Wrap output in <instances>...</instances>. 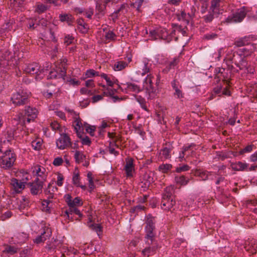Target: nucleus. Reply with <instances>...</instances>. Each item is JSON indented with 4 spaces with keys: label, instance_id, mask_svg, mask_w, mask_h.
I'll use <instances>...</instances> for the list:
<instances>
[{
    "label": "nucleus",
    "instance_id": "1",
    "mask_svg": "<svg viewBox=\"0 0 257 257\" xmlns=\"http://www.w3.org/2000/svg\"><path fill=\"white\" fill-rule=\"evenodd\" d=\"M31 227L32 231L38 234L34 239V242L36 243L43 242L51 236L52 231L49 227V225L44 222H42L39 226L34 223L32 225Z\"/></svg>",
    "mask_w": 257,
    "mask_h": 257
},
{
    "label": "nucleus",
    "instance_id": "2",
    "mask_svg": "<svg viewBox=\"0 0 257 257\" xmlns=\"http://www.w3.org/2000/svg\"><path fill=\"white\" fill-rule=\"evenodd\" d=\"M174 29L172 31L170 35H168V32L165 28L160 27L150 31V36L152 40L163 39L169 42L172 40V34L176 30L180 29L179 27L176 24H172Z\"/></svg>",
    "mask_w": 257,
    "mask_h": 257
},
{
    "label": "nucleus",
    "instance_id": "3",
    "mask_svg": "<svg viewBox=\"0 0 257 257\" xmlns=\"http://www.w3.org/2000/svg\"><path fill=\"white\" fill-rule=\"evenodd\" d=\"M67 62V59L63 58L61 60V64L58 66L55 65L53 70H51L48 75V79H60L64 80V77L66 75L65 65Z\"/></svg>",
    "mask_w": 257,
    "mask_h": 257
},
{
    "label": "nucleus",
    "instance_id": "4",
    "mask_svg": "<svg viewBox=\"0 0 257 257\" xmlns=\"http://www.w3.org/2000/svg\"><path fill=\"white\" fill-rule=\"evenodd\" d=\"M154 79V75L149 73L143 81V87L146 91V96L148 99L154 98L158 93L157 89L153 85V80Z\"/></svg>",
    "mask_w": 257,
    "mask_h": 257
},
{
    "label": "nucleus",
    "instance_id": "5",
    "mask_svg": "<svg viewBox=\"0 0 257 257\" xmlns=\"http://www.w3.org/2000/svg\"><path fill=\"white\" fill-rule=\"evenodd\" d=\"M19 58L15 56L13 57L12 54L6 51L5 54L0 55V68H3V71H6L7 66L14 67L18 64Z\"/></svg>",
    "mask_w": 257,
    "mask_h": 257
},
{
    "label": "nucleus",
    "instance_id": "6",
    "mask_svg": "<svg viewBox=\"0 0 257 257\" xmlns=\"http://www.w3.org/2000/svg\"><path fill=\"white\" fill-rule=\"evenodd\" d=\"M48 66L46 69H40V67L37 63L26 65L24 67V71L27 74H35V79L40 80L45 75V70H48Z\"/></svg>",
    "mask_w": 257,
    "mask_h": 257
},
{
    "label": "nucleus",
    "instance_id": "7",
    "mask_svg": "<svg viewBox=\"0 0 257 257\" xmlns=\"http://www.w3.org/2000/svg\"><path fill=\"white\" fill-rule=\"evenodd\" d=\"M15 160V155L11 150L2 153L0 149V166L1 167L5 169L11 167Z\"/></svg>",
    "mask_w": 257,
    "mask_h": 257
},
{
    "label": "nucleus",
    "instance_id": "8",
    "mask_svg": "<svg viewBox=\"0 0 257 257\" xmlns=\"http://www.w3.org/2000/svg\"><path fill=\"white\" fill-rule=\"evenodd\" d=\"M101 77L103 78L106 83L107 86L103 85L102 86L103 87L104 94L108 96L112 95L115 92L114 89H112L113 85L117 83V80L113 76L111 75H107L104 73L101 74Z\"/></svg>",
    "mask_w": 257,
    "mask_h": 257
},
{
    "label": "nucleus",
    "instance_id": "9",
    "mask_svg": "<svg viewBox=\"0 0 257 257\" xmlns=\"http://www.w3.org/2000/svg\"><path fill=\"white\" fill-rule=\"evenodd\" d=\"M146 224L147 225L145 228L146 233L145 236L146 242L150 244V243L154 244L155 241L154 238V234L153 233L154 229V219L152 217L148 218Z\"/></svg>",
    "mask_w": 257,
    "mask_h": 257
},
{
    "label": "nucleus",
    "instance_id": "10",
    "mask_svg": "<svg viewBox=\"0 0 257 257\" xmlns=\"http://www.w3.org/2000/svg\"><path fill=\"white\" fill-rule=\"evenodd\" d=\"M246 14V8L244 7L238 9L232 16L228 17L226 19L227 23L240 22L244 18Z\"/></svg>",
    "mask_w": 257,
    "mask_h": 257
},
{
    "label": "nucleus",
    "instance_id": "11",
    "mask_svg": "<svg viewBox=\"0 0 257 257\" xmlns=\"http://www.w3.org/2000/svg\"><path fill=\"white\" fill-rule=\"evenodd\" d=\"M33 175L36 176V181L45 182L47 177L45 168L40 165H36L32 168Z\"/></svg>",
    "mask_w": 257,
    "mask_h": 257
},
{
    "label": "nucleus",
    "instance_id": "12",
    "mask_svg": "<svg viewBox=\"0 0 257 257\" xmlns=\"http://www.w3.org/2000/svg\"><path fill=\"white\" fill-rule=\"evenodd\" d=\"M56 145L58 149L64 150L71 145V140L67 134L62 133L59 138L56 140Z\"/></svg>",
    "mask_w": 257,
    "mask_h": 257
},
{
    "label": "nucleus",
    "instance_id": "13",
    "mask_svg": "<svg viewBox=\"0 0 257 257\" xmlns=\"http://www.w3.org/2000/svg\"><path fill=\"white\" fill-rule=\"evenodd\" d=\"M29 93L26 91L22 90L13 94L11 97L13 103L16 105H21L25 103L27 99Z\"/></svg>",
    "mask_w": 257,
    "mask_h": 257
},
{
    "label": "nucleus",
    "instance_id": "14",
    "mask_svg": "<svg viewBox=\"0 0 257 257\" xmlns=\"http://www.w3.org/2000/svg\"><path fill=\"white\" fill-rule=\"evenodd\" d=\"M119 87L122 91L126 93H138L142 89L140 86L134 83L127 82L125 84H121Z\"/></svg>",
    "mask_w": 257,
    "mask_h": 257
},
{
    "label": "nucleus",
    "instance_id": "15",
    "mask_svg": "<svg viewBox=\"0 0 257 257\" xmlns=\"http://www.w3.org/2000/svg\"><path fill=\"white\" fill-rule=\"evenodd\" d=\"M64 198L69 208L79 207L83 204L82 201L78 197L72 199L71 196L69 194H67L64 195Z\"/></svg>",
    "mask_w": 257,
    "mask_h": 257
},
{
    "label": "nucleus",
    "instance_id": "16",
    "mask_svg": "<svg viewBox=\"0 0 257 257\" xmlns=\"http://www.w3.org/2000/svg\"><path fill=\"white\" fill-rule=\"evenodd\" d=\"M11 185L12 191L14 193H20L24 189L25 184L23 181H20L17 179L13 178L11 180Z\"/></svg>",
    "mask_w": 257,
    "mask_h": 257
},
{
    "label": "nucleus",
    "instance_id": "17",
    "mask_svg": "<svg viewBox=\"0 0 257 257\" xmlns=\"http://www.w3.org/2000/svg\"><path fill=\"white\" fill-rule=\"evenodd\" d=\"M210 11L215 15H218L222 13L223 9L221 8L220 0L211 1Z\"/></svg>",
    "mask_w": 257,
    "mask_h": 257
},
{
    "label": "nucleus",
    "instance_id": "18",
    "mask_svg": "<svg viewBox=\"0 0 257 257\" xmlns=\"http://www.w3.org/2000/svg\"><path fill=\"white\" fill-rule=\"evenodd\" d=\"M145 244L146 246L145 248L142 251V254L144 256H149L153 254L156 251L157 248H158L157 243L155 241V243L152 244L150 242V244L146 243L145 242Z\"/></svg>",
    "mask_w": 257,
    "mask_h": 257
},
{
    "label": "nucleus",
    "instance_id": "19",
    "mask_svg": "<svg viewBox=\"0 0 257 257\" xmlns=\"http://www.w3.org/2000/svg\"><path fill=\"white\" fill-rule=\"evenodd\" d=\"M38 110L36 108L27 107L25 109V115L27 116V122L29 123L31 120H34L37 116Z\"/></svg>",
    "mask_w": 257,
    "mask_h": 257
},
{
    "label": "nucleus",
    "instance_id": "20",
    "mask_svg": "<svg viewBox=\"0 0 257 257\" xmlns=\"http://www.w3.org/2000/svg\"><path fill=\"white\" fill-rule=\"evenodd\" d=\"M43 181H35L29 183L30 186V191L32 194L37 195L41 192L44 184Z\"/></svg>",
    "mask_w": 257,
    "mask_h": 257
},
{
    "label": "nucleus",
    "instance_id": "21",
    "mask_svg": "<svg viewBox=\"0 0 257 257\" xmlns=\"http://www.w3.org/2000/svg\"><path fill=\"white\" fill-rule=\"evenodd\" d=\"M175 202L173 197L167 198L164 196L162 197L161 208L164 210H169L173 207Z\"/></svg>",
    "mask_w": 257,
    "mask_h": 257
},
{
    "label": "nucleus",
    "instance_id": "22",
    "mask_svg": "<svg viewBox=\"0 0 257 257\" xmlns=\"http://www.w3.org/2000/svg\"><path fill=\"white\" fill-rule=\"evenodd\" d=\"M171 85L175 91L174 93V96L180 99L183 98L184 95L181 90V86L179 85L178 82L176 80H173L171 82Z\"/></svg>",
    "mask_w": 257,
    "mask_h": 257
},
{
    "label": "nucleus",
    "instance_id": "23",
    "mask_svg": "<svg viewBox=\"0 0 257 257\" xmlns=\"http://www.w3.org/2000/svg\"><path fill=\"white\" fill-rule=\"evenodd\" d=\"M124 170L127 177H133L135 169L133 165V161L132 159L128 158L126 159Z\"/></svg>",
    "mask_w": 257,
    "mask_h": 257
},
{
    "label": "nucleus",
    "instance_id": "24",
    "mask_svg": "<svg viewBox=\"0 0 257 257\" xmlns=\"http://www.w3.org/2000/svg\"><path fill=\"white\" fill-rule=\"evenodd\" d=\"M74 126L77 136L82 138L83 130L85 128L84 125H82L80 120L76 119L74 121Z\"/></svg>",
    "mask_w": 257,
    "mask_h": 257
},
{
    "label": "nucleus",
    "instance_id": "25",
    "mask_svg": "<svg viewBox=\"0 0 257 257\" xmlns=\"http://www.w3.org/2000/svg\"><path fill=\"white\" fill-rule=\"evenodd\" d=\"M87 225L91 229L95 231L98 235H99L101 233V226L99 224H95L92 223V219L89 217L88 221L87 222Z\"/></svg>",
    "mask_w": 257,
    "mask_h": 257
},
{
    "label": "nucleus",
    "instance_id": "26",
    "mask_svg": "<svg viewBox=\"0 0 257 257\" xmlns=\"http://www.w3.org/2000/svg\"><path fill=\"white\" fill-rule=\"evenodd\" d=\"M151 64L149 63V60L145 59L143 61V64L141 66V71H139L142 76H144L146 74L150 72Z\"/></svg>",
    "mask_w": 257,
    "mask_h": 257
},
{
    "label": "nucleus",
    "instance_id": "27",
    "mask_svg": "<svg viewBox=\"0 0 257 257\" xmlns=\"http://www.w3.org/2000/svg\"><path fill=\"white\" fill-rule=\"evenodd\" d=\"M77 207H78L69 208V209L66 210L65 211V215L67 219H68V220H71L72 219V217H70V215L72 213H75L78 215L80 217L82 216V214L80 213V210L78 209H77Z\"/></svg>",
    "mask_w": 257,
    "mask_h": 257
},
{
    "label": "nucleus",
    "instance_id": "28",
    "mask_svg": "<svg viewBox=\"0 0 257 257\" xmlns=\"http://www.w3.org/2000/svg\"><path fill=\"white\" fill-rule=\"evenodd\" d=\"M248 165L246 163L238 162L231 164L232 169L234 170L242 171L245 170Z\"/></svg>",
    "mask_w": 257,
    "mask_h": 257
},
{
    "label": "nucleus",
    "instance_id": "29",
    "mask_svg": "<svg viewBox=\"0 0 257 257\" xmlns=\"http://www.w3.org/2000/svg\"><path fill=\"white\" fill-rule=\"evenodd\" d=\"M256 46L255 44L248 45L245 47L240 48V51L243 53V55L247 56L251 53L256 50Z\"/></svg>",
    "mask_w": 257,
    "mask_h": 257
},
{
    "label": "nucleus",
    "instance_id": "30",
    "mask_svg": "<svg viewBox=\"0 0 257 257\" xmlns=\"http://www.w3.org/2000/svg\"><path fill=\"white\" fill-rule=\"evenodd\" d=\"M128 65L126 62L123 61H117L114 62L113 68L115 71H120L125 68Z\"/></svg>",
    "mask_w": 257,
    "mask_h": 257
},
{
    "label": "nucleus",
    "instance_id": "31",
    "mask_svg": "<svg viewBox=\"0 0 257 257\" xmlns=\"http://www.w3.org/2000/svg\"><path fill=\"white\" fill-rule=\"evenodd\" d=\"M13 21H10L6 24V26H3L4 28L0 30V34L2 36L3 34L7 35V33L13 29Z\"/></svg>",
    "mask_w": 257,
    "mask_h": 257
},
{
    "label": "nucleus",
    "instance_id": "32",
    "mask_svg": "<svg viewBox=\"0 0 257 257\" xmlns=\"http://www.w3.org/2000/svg\"><path fill=\"white\" fill-rule=\"evenodd\" d=\"M193 145H187L183 147L182 150L179 153L178 159L179 161L181 162L185 160V154H187V152L191 149Z\"/></svg>",
    "mask_w": 257,
    "mask_h": 257
},
{
    "label": "nucleus",
    "instance_id": "33",
    "mask_svg": "<svg viewBox=\"0 0 257 257\" xmlns=\"http://www.w3.org/2000/svg\"><path fill=\"white\" fill-rule=\"evenodd\" d=\"M177 18L179 21H184L186 24H188L191 16L189 14H186L185 12L182 11L180 14H178Z\"/></svg>",
    "mask_w": 257,
    "mask_h": 257
},
{
    "label": "nucleus",
    "instance_id": "34",
    "mask_svg": "<svg viewBox=\"0 0 257 257\" xmlns=\"http://www.w3.org/2000/svg\"><path fill=\"white\" fill-rule=\"evenodd\" d=\"M43 140L41 139L38 138L33 140L32 143V147L35 151H39L42 146Z\"/></svg>",
    "mask_w": 257,
    "mask_h": 257
},
{
    "label": "nucleus",
    "instance_id": "35",
    "mask_svg": "<svg viewBox=\"0 0 257 257\" xmlns=\"http://www.w3.org/2000/svg\"><path fill=\"white\" fill-rule=\"evenodd\" d=\"M98 72H96L93 69H88L86 71L85 74L83 75L81 79L82 80H85L88 78H91L95 76H98Z\"/></svg>",
    "mask_w": 257,
    "mask_h": 257
},
{
    "label": "nucleus",
    "instance_id": "36",
    "mask_svg": "<svg viewBox=\"0 0 257 257\" xmlns=\"http://www.w3.org/2000/svg\"><path fill=\"white\" fill-rule=\"evenodd\" d=\"M18 248L14 246H7L6 248L3 251L2 256H4L5 255L7 254L11 255L13 254L14 253L16 252Z\"/></svg>",
    "mask_w": 257,
    "mask_h": 257
},
{
    "label": "nucleus",
    "instance_id": "37",
    "mask_svg": "<svg viewBox=\"0 0 257 257\" xmlns=\"http://www.w3.org/2000/svg\"><path fill=\"white\" fill-rule=\"evenodd\" d=\"M52 202L47 200H45L42 202L41 209L43 211L49 212L51 207Z\"/></svg>",
    "mask_w": 257,
    "mask_h": 257
},
{
    "label": "nucleus",
    "instance_id": "38",
    "mask_svg": "<svg viewBox=\"0 0 257 257\" xmlns=\"http://www.w3.org/2000/svg\"><path fill=\"white\" fill-rule=\"evenodd\" d=\"M175 180L178 184L183 186L187 185L189 182V179L183 176L176 177Z\"/></svg>",
    "mask_w": 257,
    "mask_h": 257
},
{
    "label": "nucleus",
    "instance_id": "39",
    "mask_svg": "<svg viewBox=\"0 0 257 257\" xmlns=\"http://www.w3.org/2000/svg\"><path fill=\"white\" fill-rule=\"evenodd\" d=\"M75 11L80 14H83L87 18L90 19L93 15V11L90 9L87 11H84L82 8H76Z\"/></svg>",
    "mask_w": 257,
    "mask_h": 257
},
{
    "label": "nucleus",
    "instance_id": "40",
    "mask_svg": "<svg viewBox=\"0 0 257 257\" xmlns=\"http://www.w3.org/2000/svg\"><path fill=\"white\" fill-rule=\"evenodd\" d=\"M170 149L168 148H164L160 152L161 158L162 160L168 159L170 157Z\"/></svg>",
    "mask_w": 257,
    "mask_h": 257
},
{
    "label": "nucleus",
    "instance_id": "41",
    "mask_svg": "<svg viewBox=\"0 0 257 257\" xmlns=\"http://www.w3.org/2000/svg\"><path fill=\"white\" fill-rule=\"evenodd\" d=\"M59 18L61 22L66 21L69 25L72 22L73 18L71 15L68 14H61Z\"/></svg>",
    "mask_w": 257,
    "mask_h": 257
},
{
    "label": "nucleus",
    "instance_id": "42",
    "mask_svg": "<svg viewBox=\"0 0 257 257\" xmlns=\"http://www.w3.org/2000/svg\"><path fill=\"white\" fill-rule=\"evenodd\" d=\"M74 158L77 163H80L85 159V156L81 152L76 151L75 152Z\"/></svg>",
    "mask_w": 257,
    "mask_h": 257
},
{
    "label": "nucleus",
    "instance_id": "43",
    "mask_svg": "<svg viewBox=\"0 0 257 257\" xmlns=\"http://www.w3.org/2000/svg\"><path fill=\"white\" fill-rule=\"evenodd\" d=\"M195 175L198 176L203 180L209 178L208 173L205 171L197 170L195 173Z\"/></svg>",
    "mask_w": 257,
    "mask_h": 257
},
{
    "label": "nucleus",
    "instance_id": "44",
    "mask_svg": "<svg viewBox=\"0 0 257 257\" xmlns=\"http://www.w3.org/2000/svg\"><path fill=\"white\" fill-rule=\"evenodd\" d=\"M53 182L49 183L47 188H46L45 190V192L46 194H49L50 195H52L57 191V188L53 186Z\"/></svg>",
    "mask_w": 257,
    "mask_h": 257
},
{
    "label": "nucleus",
    "instance_id": "45",
    "mask_svg": "<svg viewBox=\"0 0 257 257\" xmlns=\"http://www.w3.org/2000/svg\"><path fill=\"white\" fill-rule=\"evenodd\" d=\"M24 0H11V7L16 9L17 7L21 8L23 6Z\"/></svg>",
    "mask_w": 257,
    "mask_h": 257
},
{
    "label": "nucleus",
    "instance_id": "46",
    "mask_svg": "<svg viewBox=\"0 0 257 257\" xmlns=\"http://www.w3.org/2000/svg\"><path fill=\"white\" fill-rule=\"evenodd\" d=\"M178 63V59L174 58L173 60L169 62L166 66V68L164 70L166 72L169 71L170 70L174 68Z\"/></svg>",
    "mask_w": 257,
    "mask_h": 257
},
{
    "label": "nucleus",
    "instance_id": "47",
    "mask_svg": "<svg viewBox=\"0 0 257 257\" xmlns=\"http://www.w3.org/2000/svg\"><path fill=\"white\" fill-rule=\"evenodd\" d=\"M17 238L18 239V240H15V243H22L24 242L27 238H28V235L27 234L22 233L21 234H19L17 236Z\"/></svg>",
    "mask_w": 257,
    "mask_h": 257
},
{
    "label": "nucleus",
    "instance_id": "48",
    "mask_svg": "<svg viewBox=\"0 0 257 257\" xmlns=\"http://www.w3.org/2000/svg\"><path fill=\"white\" fill-rule=\"evenodd\" d=\"M172 165L169 164H162L159 167V170L162 173H167L172 168Z\"/></svg>",
    "mask_w": 257,
    "mask_h": 257
},
{
    "label": "nucleus",
    "instance_id": "49",
    "mask_svg": "<svg viewBox=\"0 0 257 257\" xmlns=\"http://www.w3.org/2000/svg\"><path fill=\"white\" fill-rule=\"evenodd\" d=\"M136 100L139 103L141 107L145 110L147 111V106L145 103V99L140 96H135Z\"/></svg>",
    "mask_w": 257,
    "mask_h": 257
},
{
    "label": "nucleus",
    "instance_id": "50",
    "mask_svg": "<svg viewBox=\"0 0 257 257\" xmlns=\"http://www.w3.org/2000/svg\"><path fill=\"white\" fill-rule=\"evenodd\" d=\"M214 91L217 94H219V93L222 92V93L223 94H224L226 95H230V92L228 90H227L225 88H223V89L222 90V88L221 86H217V87H215L214 88Z\"/></svg>",
    "mask_w": 257,
    "mask_h": 257
},
{
    "label": "nucleus",
    "instance_id": "51",
    "mask_svg": "<svg viewBox=\"0 0 257 257\" xmlns=\"http://www.w3.org/2000/svg\"><path fill=\"white\" fill-rule=\"evenodd\" d=\"M78 29L82 33H85L87 31V27L82 21L78 22Z\"/></svg>",
    "mask_w": 257,
    "mask_h": 257
},
{
    "label": "nucleus",
    "instance_id": "52",
    "mask_svg": "<svg viewBox=\"0 0 257 257\" xmlns=\"http://www.w3.org/2000/svg\"><path fill=\"white\" fill-rule=\"evenodd\" d=\"M72 182L76 186H79L80 178L78 172L75 171L73 174Z\"/></svg>",
    "mask_w": 257,
    "mask_h": 257
},
{
    "label": "nucleus",
    "instance_id": "53",
    "mask_svg": "<svg viewBox=\"0 0 257 257\" xmlns=\"http://www.w3.org/2000/svg\"><path fill=\"white\" fill-rule=\"evenodd\" d=\"M116 35L112 31H108L105 34V38L109 41H113L116 39Z\"/></svg>",
    "mask_w": 257,
    "mask_h": 257
},
{
    "label": "nucleus",
    "instance_id": "54",
    "mask_svg": "<svg viewBox=\"0 0 257 257\" xmlns=\"http://www.w3.org/2000/svg\"><path fill=\"white\" fill-rule=\"evenodd\" d=\"M173 187L172 186L167 187L164 191L163 197L165 196V197H172V195L173 193Z\"/></svg>",
    "mask_w": 257,
    "mask_h": 257
},
{
    "label": "nucleus",
    "instance_id": "55",
    "mask_svg": "<svg viewBox=\"0 0 257 257\" xmlns=\"http://www.w3.org/2000/svg\"><path fill=\"white\" fill-rule=\"evenodd\" d=\"M51 127L54 131H59L60 133L63 132V130L60 125L57 122L54 121L51 123Z\"/></svg>",
    "mask_w": 257,
    "mask_h": 257
},
{
    "label": "nucleus",
    "instance_id": "56",
    "mask_svg": "<svg viewBox=\"0 0 257 257\" xmlns=\"http://www.w3.org/2000/svg\"><path fill=\"white\" fill-rule=\"evenodd\" d=\"M21 173L23 174L22 181L23 182H25V184L28 181L31 179V176L28 173L27 171L23 170Z\"/></svg>",
    "mask_w": 257,
    "mask_h": 257
},
{
    "label": "nucleus",
    "instance_id": "57",
    "mask_svg": "<svg viewBox=\"0 0 257 257\" xmlns=\"http://www.w3.org/2000/svg\"><path fill=\"white\" fill-rule=\"evenodd\" d=\"M84 127L87 133H89L91 136L94 135V132L95 130L94 126H90L89 124L85 123L84 124Z\"/></svg>",
    "mask_w": 257,
    "mask_h": 257
},
{
    "label": "nucleus",
    "instance_id": "58",
    "mask_svg": "<svg viewBox=\"0 0 257 257\" xmlns=\"http://www.w3.org/2000/svg\"><path fill=\"white\" fill-rule=\"evenodd\" d=\"M124 5H121L120 8L116 11H114L113 13L111 15V18L112 20L114 21L118 17V13L124 8Z\"/></svg>",
    "mask_w": 257,
    "mask_h": 257
},
{
    "label": "nucleus",
    "instance_id": "59",
    "mask_svg": "<svg viewBox=\"0 0 257 257\" xmlns=\"http://www.w3.org/2000/svg\"><path fill=\"white\" fill-rule=\"evenodd\" d=\"M47 9V7L43 4H39L36 9V12L38 13H41L45 11Z\"/></svg>",
    "mask_w": 257,
    "mask_h": 257
},
{
    "label": "nucleus",
    "instance_id": "60",
    "mask_svg": "<svg viewBox=\"0 0 257 257\" xmlns=\"http://www.w3.org/2000/svg\"><path fill=\"white\" fill-rule=\"evenodd\" d=\"M152 174V173H150L149 174H146L145 176V178H148V180L145 183L146 187H149V185L154 182V179L151 176Z\"/></svg>",
    "mask_w": 257,
    "mask_h": 257
},
{
    "label": "nucleus",
    "instance_id": "61",
    "mask_svg": "<svg viewBox=\"0 0 257 257\" xmlns=\"http://www.w3.org/2000/svg\"><path fill=\"white\" fill-rule=\"evenodd\" d=\"M245 249L247 251H249L250 253L253 254L256 252V248H257V244H254L253 245H252L251 247L249 246V244H248V246H247L246 245L244 246Z\"/></svg>",
    "mask_w": 257,
    "mask_h": 257
},
{
    "label": "nucleus",
    "instance_id": "62",
    "mask_svg": "<svg viewBox=\"0 0 257 257\" xmlns=\"http://www.w3.org/2000/svg\"><path fill=\"white\" fill-rule=\"evenodd\" d=\"M64 177L63 176L60 174L58 173L57 174V179L56 184L58 186H62L63 184Z\"/></svg>",
    "mask_w": 257,
    "mask_h": 257
},
{
    "label": "nucleus",
    "instance_id": "63",
    "mask_svg": "<svg viewBox=\"0 0 257 257\" xmlns=\"http://www.w3.org/2000/svg\"><path fill=\"white\" fill-rule=\"evenodd\" d=\"M190 167L187 165H184L182 166L177 167L176 169L177 172L179 173L181 172L186 171L189 169Z\"/></svg>",
    "mask_w": 257,
    "mask_h": 257
},
{
    "label": "nucleus",
    "instance_id": "64",
    "mask_svg": "<svg viewBox=\"0 0 257 257\" xmlns=\"http://www.w3.org/2000/svg\"><path fill=\"white\" fill-rule=\"evenodd\" d=\"M213 15H215L212 13L210 11L209 14L204 16V20L206 22H210L213 19Z\"/></svg>",
    "mask_w": 257,
    "mask_h": 257
}]
</instances>
